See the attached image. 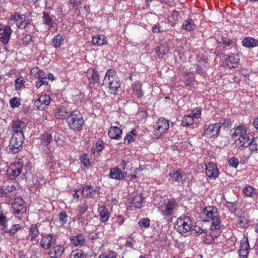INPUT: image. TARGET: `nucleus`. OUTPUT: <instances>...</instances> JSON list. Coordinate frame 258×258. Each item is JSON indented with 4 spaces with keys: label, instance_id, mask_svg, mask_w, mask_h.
Wrapping results in <instances>:
<instances>
[{
    "label": "nucleus",
    "instance_id": "dca6fc26",
    "mask_svg": "<svg viewBox=\"0 0 258 258\" xmlns=\"http://www.w3.org/2000/svg\"><path fill=\"white\" fill-rule=\"evenodd\" d=\"M206 174L210 179H216L219 175V171L215 164L210 162L206 166Z\"/></svg>",
    "mask_w": 258,
    "mask_h": 258
},
{
    "label": "nucleus",
    "instance_id": "0eeeda50",
    "mask_svg": "<svg viewBox=\"0 0 258 258\" xmlns=\"http://www.w3.org/2000/svg\"><path fill=\"white\" fill-rule=\"evenodd\" d=\"M222 224L219 216L215 217V218L212 219L211 225L210 226V229L212 231L211 237L212 238L211 241L214 240L215 238H217L220 234L221 232L220 229L221 228Z\"/></svg>",
    "mask_w": 258,
    "mask_h": 258
},
{
    "label": "nucleus",
    "instance_id": "680f3d73",
    "mask_svg": "<svg viewBox=\"0 0 258 258\" xmlns=\"http://www.w3.org/2000/svg\"><path fill=\"white\" fill-rule=\"evenodd\" d=\"M88 209V206L86 204H82L78 207V210L81 214H84Z\"/></svg>",
    "mask_w": 258,
    "mask_h": 258
},
{
    "label": "nucleus",
    "instance_id": "49530a36",
    "mask_svg": "<svg viewBox=\"0 0 258 258\" xmlns=\"http://www.w3.org/2000/svg\"><path fill=\"white\" fill-rule=\"evenodd\" d=\"M68 221V215L65 212H61L58 215V223L60 226H62Z\"/></svg>",
    "mask_w": 258,
    "mask_h": 258
},
{
    "label": "nucleus",
    "instance_id": "8fccbe9b",
    "mask_svg": "<svg viewBox=\"0 0 258 258\" xmlns=\"http://www.w3.org/2000/svg\"><path fill=\"white\" fill-rule=\"evenodd\" d=\"M116 253L113 251H111L108 253H103L100 254L98 258H116Z\"/></svg>",
    "mask_w": 258,
    "mask_h": 258
},
{
    "label": "nucleus",
    "instance_id": "bf43d9fd",
    "mask_svg": "<svg viewBox=\"0 0 258 258\" xmlns=\"http://www.w3.org/2000/svg\"><path fill=\"white\" fill-rule=\"evenodd\" d=\"M32 41V37L31 35H26L22 39L23 43L25 45H28Z\"/></svg>",
    "mask_w": 258,
    "mask_h": 258
},
{
    "label": "nucleus",
    "instance_id": "a211bd4d",
    "mask_svg": "<svg viewBox=\"0 0 258 258\" xmlns=\"http://www.w3.org/2000/svg\"><path fill=\"white\" fill-rule=\"evenodd\" d=\"M250 137H252L251 135L246 134L243 136L237 138L235 141L236 147L238 148L249 147L251 140Z\"/></svg>",
    "mask_w": 258,
    "mask_h": 258
},
{
    "label": "nucleus",
    "instance_id": "f257e3e1",
    "mask_svg": "<svg viewBox=\"0 0 258 258\" xmlns=\"http://www.w3.org/2000/svg\"><path fill=\"white\" fill-rule=\"evenodd\" d=\"M103 85L108 87L111 94H116L118 89L120 87V82L115 70L110 69L106 72Z\"/></svg>",
    "mask_w": 258,
    "mask_h": 258
},
{
    "label": "nucleus",
    "instance_id": "6ab92c4d",
    "mask_svg": "<svg viewBox=\"0 0 258 258\" xmlns=\"http://www.w3.org/2000/svg\"><path fill=\"white\" fill-rule=\"evenodd\" d=\"M63 251V247L60 245L54 246L48 253L47 258H59L62 255Z\"/></svg>",
    "mask_w": 258,
    "mask_h": 258
},
{
    "label": "nucleus",
    "instance_id": "39448f33",
    "mask_svg": "<svg viewBox=\"0 0 258 258\" xmlns=\"http://www.w3.org/2000/svg\"><path fill=\"white\" fill-rule=\"evenodd\" d=\"M24 140L23 134L19 133L13 134V136L10 141L9 147L13 153H18L21 150Z\"/></svg>",
    "mask_w": 258,
    "mask_h": 258
},
{
    "label": "nucleus",
    "instance_id": "1a4fd4ad",
    "mask_svg": "<svg viewBox=\"0 0 258 258\" xmlns=\"http://www.w3.org/2000/svg\"><path fill=\"white\" fill-rule=\"evenodd\" d=\"M42 21L44 24L47 26L50 30L56 31L57 24L54 20V16H50V14L46 11L42 13Z\"/></svg>",
    "mask_w": 258,
    "mask_h": 258
},
{
    "label": "nucleus",
    "instance_id": "c9c22d12",
    "mask_svg": "<svg viewBox=\"0 0 258 258\" xmlns=\"http://www.w3.org/2000/svg\"><path fill=\"white\" fill-rule=\"evenodd\" d=\"M52 134L53 133L50 134L47 132L43 134L41 138L42 144L46 146L48 145L52 140Z\"/></svg>",
    "mask_w": 258,
    "mask_h": 258
},
{
    "label": "nucleus",
    "instance_id": "2f4dec72",
    "mask_svg": "<svg viewBox=\"0 0 258 258\" xmlns=\"http://www.w3.org/2000/svg\"><path fill=\"white\" fill-rule=\"evenodd\" d=\"M196 28V25L192 19L187 18L185 20L182 25V28L183 30L190 31L194 30Z\"/></svg>",
    "mask_w": 258,
    "mask_h": 258
},
{
    "label": "nucleus",
    "instance_id": "393cba45",
    "mask_svg": "<svg viewBox=\"0 0 258 258\" xmlns=\"http://www.w3.org/2000/svg\"><path fill=\"white\" fill-rule=\"evenodd\" d=\"M25 127L24 122L20 120H16L13 122L12 131L13 134H17L18 133L23 134V130Z\"/></svg>",
    "mask_w": 258,
    "mask_h": 258
},
{
    "label": "nucleus",
    "instance_id": "09e8293b",
    "mask_svg": "<svg viewBox=\"0 0 258 258\" xmlns=\"http://www.w3.org/2000/svg\"><path fill=\"white\" fill-rule=\"evenodd\" d=\"M70 258H84V256L81 250H76L71 252Z\"/></svg>",
    "mask_w": 258,
    "mask_h": 258
},
{
    "label": "nucleus",
    "instance_id": "052dcab7",
    "mask_svg": "<svg viewBox=\"0 0 258 258\" xmlns=\"http://www.w3.org/2000/svg\"><path fill=\"white\" fill-rule=\"evenodd\" d=\"M103 143L102 142H97L96 144V147L94 150V153L95 152H100L103 149Z\"/></svg>",
    "mask_w": 258,
    "mask_h": 258
},
{
    "label": "nucleus",
    "instance_id": "4be33fe9",
    "mask_svg": "<svg viewBox=\"0 0 258 258\" xmlns=\"http://www.w3.org/2000/svg\"><path fill=\"white\" fill-rule=\"evenodd\" d=\"M169 181L172 183L176 182L178 183H183V175L181 171L178 170L177 171H172L169 174Z\"/></svg>",
    "mask_w": 258,
    "mask_h": 258
},
{
    "label": "nucleus",
    "instance_id": "cd10ccee",
    "mask_svg": "<svg viewBox=\"0 0 258 258\" xmlns=\"http://www.w3.org/2000/svg\"><path fill=\"white\" fill-rule=\"evenodd\" d=\"M98 211L99 213L101 222H105L108 220L110 215L106 207L104 206L100 207L98 209Z\"/></svg>",
    "mask_w": 258,
    "mask_h": 258
},
{
    "label": "nucleus",
    "instance_id": "f8f14e48",
    "mask_svg": "<svg viewBox=\"0 0 258 258\" xmlns=\"http://www.w3.org/2000/svg\"><path fill=\"white\" fill-rule=\"evenodd\" d=\"M218 213L216 208L213 207H207L203 211V218L204 221H209L215 218V217L218 216Z\"/></svg>",
    "mask_w": 258,
    "mask_h": 258
},
{
    "label": "nucleus",
    "instance_id": "9d476101",
    "mask_svg": "<svg viewBox=\"0 0 258 258\" xmlns=\"http://www.w3.org/2000/svg\"><path fill=\"white\" fill-rule=\"evenodd\" d=\"M176 205V202L174 200H169L167 204L161 205L159 208V211L163 216H171L173 214Z\"/></svg>",
    "mask_w": 258,
    "mask_h": 258
},
{
    "label": "nucleus",
    "instance_id": "423d86ee",
    "mask_svg": "<svg viewBox=\"0 0 258 258\" xmlns=\"http://www.w3.org/2000/svg\"><path fill=\"white\" fill-rule=\"evenodd\" d=\"M56 241L55 237L51 234H44L41 235L40 245L44 249H48L55 244Z\"/></svg>",
    "mask_w": 258,
    "mask_h": 258
},
{
    "label": "nucleus",
    "instance_id": "f3484780",
    "mask_svg": "<svg viewBox=\"0 0 258 258\" xmlns=\"http://www.w3.org/2000/svg\"><path fill=\"white\" fill-rule=\"evenodd\" d=\"M88 79L90 86L93 87L99 81V74L96 68L88 70Z\"/></svg>",
    "mask_w": 258,
    "mask_h": 258
},
{
    "label": "nucleus",
    "instance_id": "4468645a",
    "mask_svg": "<svg viewBox=\"0 0 258 258\" xmlns=\"http://www.w3.org/2000/svg\"><path fill=\"white\" fill-rule=\"evenodd\" d=\"M50 100V97L49 95L44 94L41 95L39 98L35 101L34 104L38 109L44 110L49 105Z\"/></svg>",
    "mask_w": 258,
    "mask_h": 258
},
{
    "label": "nucleus",
    "instance_id": "20e7f679",
    "mask_svg": "<svg viewBox=\"0 0 258 258\" xmlns=\"http://www.w3.org/2000/svg\"><path fill=\"white\" fill-rule=\"evenodd\" d=\"M155 130L153 132V138L158 139L168 130L169 127V120L161 117L158 119L155 125Z\"/></svg>",
    "mask_w": 258,
    "mask_h": 258
},
{
    "label": "nucleus",
    "instance_id": "864d4df0",
    "mask_svg": "<svg viewBox=\"0 0 258 258\" xmlns=\"http://www.w3.org/2000/svg\"><path fill=\"white\" fill-rule=\"evenodd\" d=\"M10 104L12 108H15L18 107L20 105V103L17 98L14 97L10 100Z\"/></svg>",
    "mask_w": 258,
    "mask_h": 258
},
{
    "label": "nucleus",
    "instance_id": "3c124183",
    "mask_svg": "<svg viewBox=\"0 0 258 258\" xmlns=\"http://www.w3.org/2000/svg\"><path fill=\"white\" fill-rule=\"evenodd\" d=\"M134 92L135 94L137 95L138 98L142 97L143 96V91L141 89V85L140 84H137L134 88Z\"/></svg>",
    "mask_w": 258,
    "mask_h": 258
},
{
    "label": "nucleus",
    "instance_id": "a18cd8bd",
    "mask_svg": "<svg viewBox=\"0 0 258 258\" xmlns=\"http://www.w3.org/2000/svg\"><path fill=\"white\" fill-rule=\"evenodd\" d=\"M217 123L221 125V127L222 126L225 128H230L232 125L231 120L225 118H221Z\"/></svg>",
    "mask_w": 258,
    "mask_h": 258
},
{
    "label": "nucleus",
    "instance_id": "58836bf2",
    "mask_svg": "<svg viewBox=\"0 0 258 258\" xmlns=\"http://www.w3.org/2000/svg\"><path fill=\"white\" fill-rule=\"evenodd\" d=\"M243 192L245 196L252 197L256 194V189L251 186H247L243 188Z\"/></svg>",
    "mask_w": 258,
    "mask_h": 258
},
{
    "label": "nucleus",
    "instance_id": "603ef678",
    "mask_svg": "<svg viewBox=\"0 0 258 258\" xmlns=\"http://www.w3.org/2000/svg\"><path fill=\"white\" fill-rule=\"evenodd\" d=\"M152 32L154 33H162L164 32V29L159 24H156L152 27Z\"/></svg>",
    "mask_w": 258,
    "mask_h": 258
},
{
    "label": "nucleus",
    "instance_id": "b1692460",
    "mask_svg": "<svg viewBox=\"0 0 258 258\" xmlns=\"http://www.w3.org/2000/svg\"><path fill=\"white\" fill-rule=\"evenodd\" d=\"M240 59L239 56L236 54H232L227 60V65L229 68H237L239 64Z\"/></svg>",
    "mask_w": 258,
    "mask_h": 258
},
{
    "label": "nucleus",
    "instance_id": "6e6552de",
    "mask_svg": "<svg viewBox=\"0 0 258 258\" xmlns=\"http://www.w3.org/2000/svg\"><path fill=\"white\" fill-rule=\"evenodd\" d=\"M221 125L217 123L206 124L204 126V135L210 138L217 136L220 132Z\"/></svg>",
    "mask_w": 258,
    "mask_h": 258
},
{
    "label": "nucleus",
    "instance_id": "f704fd0d",
    "mask_svg": "<svg viewBox=\"0 0 258 258\" xmlns=\"http://www.w3.org/2000/svg\"><path fill=\"white\" fill-rule=\"evenodd\" d=\"M246 134L245 129L242 126H239L235 129L234 132L232 134V137L236 139L237 137L243 136Z\"/></svg>",
    "mask_w": 258,
    "mask_h": 258
},
{
    "label": "nucleus",
    "instance_id": "0e129e2a",
    "mask_svg": "<svg viewBox=\"0 0 258 258\" xmlns=\"http://www.w3.org/2000/svg\"><path fill=\"white\" fill-rule=\"evenodd\" d=\"M46 159L48 163H52L54 161V157L52 155V153L50 152L49 153H47Z\"/></svg>",
    "mask_w": 258,
    "mask_h": 258
},
{
    "label": "nucleus",
    "instance_id": "a878e982",
    "mask_svg": "<svg viewBox=\"0 0 258 258\" xmlns=\"http://www.w3.org/2000/svg\"><path fill=\"white\" fill-rule=\"evenodd\" d=\"M71 114L72 112L67 111L64 107L57 109L55 112V116L57 118L67 119V120H68V118Z\"/></svg>",
    "mask_w": 258,
    "mask_h": 258
},
{
    "label": "nucleus",
    "instance_id": "f03ea898",
    "mask_svg": "<svg viewBox=\"0 0 258 258\" xmlns=\"http://www.w3.org/2000/svg\"><path fill=\"white\" fill-rule=\"evenodd\" d=\"M68 123L72 129L79 131L84 123L82 115L78 111H72L68 118Z\"/></svg>",
    "mask_w": 258,
    "mask_h": 258
},
{
    "label": "nucleus",
    "instance_id": "e433bc0d",
    "mask_svg": "<svg viewBox=\"0 0 258 258\" xmlns=\"http://www.w3.org/2000/svg\"><path fill=\"white\" fill-rule=\"evenodd\" d=\"M64 40L63 36L61 34L55 35L52 40V44L54 47L58 48L60 46Z\"/></svg>",
    "mask_w": 258,
    "mask_h": 258
},
{
    "label": "nucleus",
    "instance_id": "c756f323",
    "mask_svg": "<svg viewBox=\"0 0 258 258\" xmlns=\"http://www.w3.org/2000/svg\"><path fill=\"white\" fill-rule=\"evenodd\" d=\"M71 243L75 246L82 245L85 241V236L83 234H78L71 237Z\"/></svg>",
    "mask_w": 258,
    "mask_h": 258
},
{
    "label": "nucleus",
    "instance_id": "69168bd1",
    "mask_svg": "<svg viewBox=\"0 0 258 258\" xmlns=\"http://www.w3.org/2000/svg\"><path fill=\"white\" fill-rule=\"evenodd\" d=\"M45 75V73L43 71L39 70V72H38V73L36 74L35 77L39 79H46V76Z\"/></svg>",
    "mask_w": 258,
    "mask_h": 258
},
{
    "label": "nucleus",
    "instance_id": "9b49d317",
    "mask_svg": "<svg viewBox=\"0 0 258 258\" xmlns=\"http://www.w3.org/2000/svg\"><path fill=\"white\" fill-rule=\"evenodd\" d=\"M23 168V164L20 162L11 164L8 170L11 178L13 179L17 177L21 173Z\"/></svg>",
    "mask_w": 258,
    "mask_h": 258
},
{
    "label": "nucleus",
    "instance_id": "5701e85b",
    "mask_svg": "<svg viewBox=\"0 0 258 258\" xmlns=\"http://www.w3.org/2000/svg\"><path fill=\"white\" fill-rule=\"evenodd\" d=\"M110 177L116 180H122L124 178V173L118 167H114L110 169Z\"/></svg>",
    "mask_w": 258,
    "mask_h": 258
},
{
    "label": "nucleus",
    "instance_id": "ea45409f",
    "mask_svg": "<svg viewBox=\"0 0 258 258\" xmlns=\"http://www.w3.org/2000/svg\"><path fill=\"white\" fill-rule=\"evenodd\" d=\"M194 122V118L190 114L185 115L182 120L181 124L183 126H189Z\"/></svg>",
    "mask_w": 258,
    "mask_h": 258
},
{
    "label": "nucleus",
    "instance_id": "79ce46f5",
    "mask_svg": "<svg viewBox=\"0 0 258 258\" xmlns=\"http://www.w3.org/2000/svg\"><path fill=\"white\" fill-rule=\"evenodd\" d=\"M135 131V130H133L132 131L127 134L124 139V143L125 144H129L132 142L134 141L135 137L136 136V133H134Z\"/></svg>",
    "mask_w": 258,
    "mask_h": 258
},
{
    "label": "nucleus",
    "instance_id": "6e6d98bb",
    "mask_svg": "<svg viewBox=\"0 0 258 258\" xmlns=\"http://www.w3.org/2000/svg\"><path fill=\"white\" fill-rule=\"evenodd\" d=\"M69 2L74 9H78L81 4V2L78 0H69Z\"/></svg>",
    "mask_w": 258,
    "mask_h": 258
},
{
    "label": "nucleus",
    "instance_id": "7c9ffc66",
    "mask_svg": "<svg viewBox=\"0 0 258 258\" xmlns=\"http://www.w3.org/2000/svg\"><path fill=\"white\" fill-rule=\"evenodd\" d=\"M92 41L94 45H104L107 42L106 37L103 35H97L93 36Z\"/></svg>",
    "mask_w": 258,
    "mask_h": 258
},
{
    "label": "nucleus",
    "instance_id": "ddd939ff",
    "mask_svg": "<svg viewBox=\"0 0 258 258\" xmlns=\"http://www.w3.org/2000/svg\"><path fill=\"white\" fill-rule=\"evenodd\" d=\"M11 34L12 30L10 27L0 24V35H2L0 40L3 44H7L8 43Z\"/></svg>",
    "mask_w": 258,
    "mask_h": 258
},
{
    "label": "nucleus",
    "instance_id": "4c0bfd02",
    "mask_svg": "<svg viewBox=\"0 0 258 258\" xmlns=\"http://www.w3.org/2000/svg\"><path fill=\"white\" fill-rule=\"evenodd\" d=\"M168 51V47L164 45H161L156 49V53L159 57H162Z\"/></svg>",
    "mask_w": 258,
    "mask_h": 258
},
{
    "label": "nucleus",
    "instance_id": "13d9d810",
    "mask_svg": "<svg viewBox=\"0 0 258 258\" xmlns=\"http://www.w3.org/2000/svg\"><path fill=\"white\" fill-rule=\"evenodd\" d=\"M201 114V111L200 109L196 108L192 111L191 113V115L193 116L194 118H198L200 117Z\"/></svg>",
    "mask_w": 258,
    "mask_h": 258
},
{
    "label": "nucleus",
    "instance_id": "e2e57ef3",
    "mask_svg": "<svg viewBox=\"0 0 258 258\" xmlns=\"http://www.w3.org/2000/svg\"><path fill=\"white\" fill-rule=\"evenodd\" d=\"M8 220L5 216L3 214H0V225L6 227L7 224Z\"/></svg>",
    "mask_w": 258,
    "mask_h": 258
},
{
    "label": "nucleus",
    "instance_id": "338daca9",
    "mask_svg": "<svg viewBox=\"0 0 258 258\" xmlns=\"http://www.w3.org/2000/svg\"><path fill=\"white\" fill-rule=\"evenodd\" d=\"M85 157H86L85 155H84V156H82L81 160L82 164L83 165V167L88 168L89 166L90 163L89 162V160L86 159Z\"/></svg>",
    "mask_w": 258,
    "mask_h": 258
},
{
    "label": "nucleus",
    "instance_id": "72a5a7b5",
    "mask_svg": "<svg viewBox=\"0 0 258 258\" xmlns=\"http://www.w3.org/2000/svg\"><path fill=\"white\" fill-rule=\"evenodd\" d=\"M144 198L141 195L137 194L133 199L132 203L136 208L141 209L142 207V203Z\"/></svg>",
    "mask_w": 258,
    "mask_h": 258
},
{
    "label": "nucleus",
    "instance_id": "774afa93",
    "mask_svg": "<svg viewBox=\"0 0 258 258\" xmlns=\"http://www.w3.org/2000/svg\"><path fill=\"white\" fill-rule=\"evenodd\" d=\"M220 43H223L226 46H228L232 44V41L226 38H222V41Z\"/></svg>",
    "mask_w": 258,
    "mask_h": 258
},
{
    "label": "nucleus",
    "instance_id": "37998d69",
    "mask_svg": "<svg viewBox=\"0 0 258 258\" xmlns=\"http://www.w3.org/2000/svg\"><path fill=\"white\" fill-rule=\"evenodd\" d=\"M21 229V226L20 224H15L13 225L9 229L5 230V232L10 233L12 236H14Z\"/></svg>",
    "mask_w": 258,
    "mask_h": 258
},
{
    "label": "nucleus",
    "instance_id": "412c9836",
    "mask_svg": "<svg viewBox=\"0 0 258 258\" xmlns=\"http://www.w3.org/2000/svg\"><path fill=\"white\" fill-rule=\"evenodd\" d=\"M122 130L117 126H111L108 131V136L110 138L118 140L121 137Z\"/></svg>",
    "mask_w": 258,
    "mask_h": 258
},
{
    "label": "nucleus",
    "instance_id": "c85d7f7f",
    "mask_svg": "<svg viewBox=\"0 0 258 258\" xmlns=\"http://www.w3.org/2000/svg\"><path fill=\"white\" fill-rule=\"evenodd\" d=\"M242 45L248 48H252L258 45V41L252 37L245 38L242 41Z\"/></svg>",
    "mask_w": 258,
    "mask_h": 258
},
{
    "label": "nucleus",
    "instance_id": "a19ab883",
    "mask_svg": "<svg viewBox=\"0 0 258 258\" xmlns=\"http://www.w3.org/2000/svg\"><path fill=\"white\" fill-rule=\"evenodd\" d=\"M25 231H24V232L21 231V232L19 234L13 236V237L12 238V240H13V242L15 243L16 244L19 245V246L20 247L21 242L22 240L24 239V237L25 235Z\"/></svg>",
    "mask_w": 258,
    "mask_h": 258
},
{
    "label": "nucleus",
    "instance_id": "aec40b11",
    "mask_svg": "<svg viewBox=\"0 0 258 258\" xmlns=\"http://www.w3.org/2000/svg\"><path fill=\"white\" fill-rule=\"evenodd\" d=\"M39 235V230L36 225L32 224L31 225L29 231L28 235L27 236V240L33 242L35 241Z\"/></svg>",
    "mask_w": 258,
    "mask_h": 258
},
{
    "label": "nucleus",
    "instance_id": "c03bdc74",
    "mask_svg": "<svg viewBox=\"0 0 258 258\" xmlns=\"http://www.w3.org/2000/svg\"><path fill=\"white\" fill-rule=\"evenodd\" d=\"M249 147L250 150L255 151L258 150V137L255 138L251 137Z\"/></svg>",
    "mask_w": 258,
    "mask_h": 258
},
{
    "label": "nucleus",
    "instance_id": "2eb2a0df",
    "mask_svg": "<svg viewBox=\"0 0 258 258\" xmlns=\"http://www.w3.org/2000/svg\"><path fill=\"white\" fill-rule=\"evenodd\" d=\"M12 207L14 210V212L15 215H18L21 212H26L24 201L21 198H16L12 204Z\"/></svg>",
    "mask_w": 258,
    "mask_h": 258
},
{
    "label": "nucleus",
    "instance_id": "473e14b6",
    "mask_svg": "<svg viewBox=\"0 0 258 258\" xmlns=\"http://www.w3.org/2000/svg\"><path fill=\"white\" fill-rule=\"evenodd\" d=\"M96 191L93 189L91 186H87L84 187L82 191V195L85 197L93 198Z\"/></svg>",
    "mask_w": 258,
    "mask_h": 258
},
{
    "label": "nucleus",
    "instance_id": "de8ad7c7",
    "mask_svg": "<svg viewBox=\"0 0 258 258\" xmlns=\"http://www.w3.org/2000/svg\"><path fill=\"white\" fill-rule=\"evenodd\" d=\"M150 224V221L148 218L141 219L139 222V225L141 228H148Z\"/></svg>",
    "mask_w": 258,
    "mask_h": 258
},
{
    "label": "nucleus",
    "instance_id": "5fc2aeb1",
    "mask_svg": "<svg viewBox=\"0 0 258 258\" xmlns=\"http://www.w3.org/2000/svg\"><path fill=\"white\" fill-rule=\"evenodd\" d=\"M229 164L230 166L236 168L239 164L238 160L234 157H232L229 160Z\"/></svg>",
    "mask_w": 258,
    "mask_h": 258
},
{
    "label": "nucleus",
    "instance_id": "bb28decb",
    "mask_svg": "<svg viewBox=\"0 0 258 258\" xmlns=\"http://www.w3.org/2000/svg\"><path fill=\"white\" fill-rule=\"evenodd\" d=\"M249 249V246L247 241L241 242L238 251L239 255L240 258H247Z\"/></svg>",
    "mask_w": 258,
    "mask_h": 258
},
{
    "label": "nucleus",
    "instance_id": "7ed1b4c3",
    "mask_svg": "<svg viewBox=\"0 0 258 258\" xmlns=\"http://www.w3.org/2000/svg\"><path fill=\"white\" fill-rule=\"evenodd\" d=\"M192 225L191 220L187 216L178 218L176 222L175 228L180 234L186 233L190 231Z\"/></svg>",
    "mask_w": 258,
    "mask_h": 258
},
{
    "label": "nucleus",
    "instance_id": "4d7b16f0",
    "mask_svg": "<svg viewBox=\"0 0 258 258\" xmlns=\"http://www.w3.org/2000/svg\"><path fill=\"white\" fill-rule=\"evenodd\" d=\"M24 83V80L23 78H17L15 80L16 89L17 90L20 89L21 88L22 85Z\"/></svg>",
    "mask_w": 258,
    "mask_h": 258
}]
</instances>
